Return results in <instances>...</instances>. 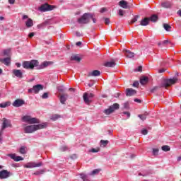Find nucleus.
I'll use <instances>...</instances> for the list:
<instances>
[{"mask_svg":"<svg viewBox=\"0 0 181 181\" xmlns=\"http://www.w3.org/2000/svg\"><path fill=\"white\" fill-rule=\"evenodd\" d=\"M23 67L26 70H33L35 67H39V61L33 59L31 61H25L23 62Z\"/></svg>","mask_w":181,"mask_h":181,"instance_id":"nucleus-1","label":"nucleus"},{"mask_svg":"<svg viewBox=\"0 0 181 181\" xmlns=\"http://www.w3.org/2000/svg\"><path fill=\"white\" fill-rule=\"evenodd\" d=\"M93 16V13H85L77 19V22L79 25H87L90 22V18Z\"/></svg>","mask_w":181,"mask_h":181,"instance_id":"nucleus-2","label":"nucleus"},{"mask_svg":"<svg viewBox=\"0 0 181 181\" xmlns=\"http://www.w3.org/2000/svg\"><path fill=\"white\" fill-rule=\"evenodd\" d=\"M22 120L23 122H28V124H40L39 119L28 115L23 117Z\"/></svg>","mask_w":181,"mask_h":181,"instance_id":"nucleus-3","label":"nucleus"},{"mask_svg":"<svg viewBox=\"0 0 181 181\" xmlns=\"http://www.w3.org/2000/svg\"><path fill=\"white\" fill-rule=\"evenodd\" d=\"M115 110H119V104L114 103L112 105H110L108 109H105L103 112L106 115H110L112 114Z\"/></svg>","mask_w":181,"mask_h":181,"instance_id":"nucleus-4","label":"nucleus"},{"mask_svg":"<svg viewBox=\"0 0 181 181\" xmlns=\"http://www.w3.org/2000/svg\"><path fill=\"white\" fill-rule=\"evenodd\" d=\"M177 80L178 79L177 77H174L173 78L170 79H165L163 83V87L168 88V87H170V86L176 84V83H177Z\"/></svg>","mask_w":181,"mask_h":181,"instance_id":"nucleus-5","label":"nucleus"},{"mask_svg":"<svg viewBox=\"0 0 181 181\" xmlns=\"http://www.w3.org/2000/svg\"><path fill=\"white\" fill-rule=\"evenodd\" d=\"M54 8V6L45 3L39 7V11L40 12H49V11H53Z\"/></svg>","mask_w":181,"mask_h":181,"instance_id":"nucleus-6","label":"nucleus"},{"mask_svg":"<svg viewBox=\"0 0 181 181\" xmlns=\"http://www.w3.org/2000/svg\"><path fill=\"white\" fill-rule=\"evenodd\" d=\"M94 97V94L93 93H84L83 95V101L86 104H88V105H90L91 103V98Z\"/></svg>","mask_w":181,"mask_h":181,"instance_id":"nucleus-7","label":"nucleus"},{"mask_svg":"<svg viewBox=\"0 0 181 181\" xmlns=\"http://www.w3.org/2000/svg\"><path fill=\"white\" fill-rule=\"evenodd\" d=\"M6 128H12V124L11 123V121L9 119L6 118H3V123L0 132H4V130L6 129Z\"/></svg>","mask_w":181,"mask_h":181,"instance_id":"nucleus-8","label":"nucleus"},{"mask_svg":"<svg viewBox=\"0 0 181 181\" xmlns=\"http://www.w3.org/2000/svg\"><path fill=\"white\" fill-rule=\"evenodd\" d=\"M40 90H43V85L37 84L34 86L33 88L28 89V93H35V94H37Z\"/></svg>","mask_w":181,"mask_h":181,"instance_id":"nucleus-9","label":"nucleus"},{"mask_svg":"<svg viewBox=\"0 0 181 181\" xmlns=\"http://www.w3.org/2000/svg\"><path fill=\"white\" fill-rule=\"evenodd\" d=\"M43 163L42 162L40 163H35V162H30L28 163L27 164H25L24 165V168H40V166H42Z\"/></svg>","mask_w":181,"mask_h":181,"instance_id":"nucleus-10","label":"nucleus"},{"mask_svg":"<svg viewBox=\"0 0 181 181\" xmlns=\"http://www.w3.org/2000/svg\"><path fill=\"white\" fill-rule=\"evenodd\" d=\"M25 19H27L25 21L26 28H32V26H33V20H32V18H29L28 15H23V20L25 21Z\"/></svg>","mask_w":181,"mask_h":181,"instance_id":"nucleus-11","label":"nucleus"},{"mask_svg":"<svg viewBox=\"0 0 181 181\" xmlns=\"http://www.w3.org/2000/svg\"><path fill=\"white\" fill-rule=\"evenodd\" d=\"M9 176H11V172L6 170L0 171V179H8Z\"/></svg>","mask_w":181,"mask_h":181,"instance_id":"nucleus-12","label":"nucleus"},{"mask_svg":"<svg viewBox=\"0 0 181 181\" xmlns=\"http://www.w3.org/2000/svg\"><path fill=\"white\" fill-rule=\"evenodd\" d=\"M25 100L22 99H16L12 104L13 107H16V108L19 107H22V105H24Z\"/></svg>","mask_w":181,"mask_h":181,"instance_id":"nucleus-13","label":"nucleus"},{"mask_svg":"<svg viewBox=\"0 0 181 181\" xmlns=\"http://www.w3.org/2000/svg\"><path fill=\"white\" fill-rule=\"evenodd\" d=\"M24 131H25V134H32V133L35 132V131H36L35 129V124L26 126L24 128Z\"/></svg>","mask_w":181,"mask_h":181,"instance_id":"nucleus-14","label":"nucleus"},{"mask_svg":"<svg viewBox=\"0 0 181 181\" xmlns=\"http://www.w3.org/2000/svg\"><path fill=\"white\" fill-rule=\"evenodd\" d=\"M123 53L124 54V56L126 57H128L129 59H132V57H134L135 54L128 49H123Z\"/></svg>","mask_w":181,"mask_h":181,"instance_id":"nucleus-15","label":"nucleus"},{"mask_svg":"<svg viewBox=\"0 0 181 181\" xmlns=\"http://www.w3.org/2000/svg\"><path fill=\"white\" fill-rule=\"evenodd\" d=\"M136 94V91L132 88H127L126 89V95L127 97H132V95H135Z\"/></svg>","mask_w":181,"mask_h":181,"instance_id":"nucleus-16","label":"nucleus"},{"mask_svg":"<svg viewBox=\"0 0 181 181\" xmlns=\"http://www.w3.org/2000/svg\"><path fill=\"white\" fill-rule=\"evenodd\" d=\"M67 98H69V95L67 93H64L60 95L59 101L61 104H66V101H67Z\"/></svg>","mask_w":181,"mask_h":181,"instance_id":"nucleus-17","label":"nucleus"},{"mask_svg":"<svg viewBox=\"0 0 181 181\" xmlns=\"http://www.w3.org/2000/svg\"><path fill=\"white\" fill-rule=\"evenodd\" d=\"M13 74H14V76H16V77H18V78H23V74L19 69H13Z\"/></svg>","mask_w":181,"mask_h":181,"instance_id":"nucleus-18","label":"nucleus"},{"mask_svg":"<svg viewBox=\"0 0 181 181\" xmlns=\"http://www.w3.org/2000/svg\"><path fill=\"white\" fill-rule=\"evenodd\" d=\"M149 82V78L148 76H143L140 78V84L141 86H145V84H148Z\"/></svg>","mask_w":181,"mask_h":181,"instance_id":"nucleus-19","label":"nucleus"},{"mask_svg":"<svg viewBox=\"0 0 181 181\" xmlns=\"http://www.w3.org/2000/svg\"><path fill=\"white\" fill-rule=\"evenodd\" d=\"M8 156L15 160V162H19V160H23V158L21 156H16V154H8Z\"/></svg>","mask_w":181,"mask_h":181,"instance_id":"nucleus-20","label":"nucleus"},{"mask_svg":"<svg viewBox=\"0 0 181 181\" xmlns=\"http://www.w3.org/2000/svg\"><path fill=\"white\" fill-rule=\"evenodd\" d=\"M47 127V123H42L40 124H34V128L35 131H37L39 129H43Z\"/></svg>","mask_w":181,"mask_h":181,"instance_id":"nucleus-21","label":"nucleus"},{"mask_svg":"<svg viewBox=\"0 0 181 181\" xmlns=\"http://www.w3.org/2000/svg\"><path fill=\"white\" fill-rule=\"evenodd\" d=\"M0 62L5 64V66H9V64H11V57H8L4 59L0 58Z\"/></svg>","mask_w":181,"mask_h":181,"instance_id":"nucleus-22","label":"nucleus"},{"mask_svg":"<svg viewBox=\"0 0 181 181\" xmlns=\"http://www.w3.org/2000/svg\"><path fill=\"white\" fill-rule=\"evenodd\" d=\"M119 5L121 6V8H123L124 9H128L129 6H128V2L125 0H122L119 2Z\"/></svg>","mask_w":181,"mask_h":181,"instance_id":"nucleus-23","label":"nucleus"},{"mask_svg":"<svg viewBox=\"0 0 181 181\" xmlns=\"http://www.w3.org/2000/svg\"><path fill=\"white\" fill-rule=\"evenodd\" d=\"M50 62H44L41 65H39L37 66V70H42V69H45V67H47L50 64Z\"/></svg>","mask_w":181,"mask_h":181,"instance_id":"nucleus-24","label":"nucleus"},{"mask_svg":"<svg viewBox=\"0 0 181 181\" xmlns=\"http://www.w3.org/2000/svg\"><path fill=\"white\" fill-rule=\"evenodd\" d=\"M149 22H150L149 18L146 17L141 21L140 25L141 26H148V25H149Z\"/></svg>","mask_w":181,"mask_h":181,"instance_id":"nucleus-25","label":"nucleus"},{"mask_svg":"<svg viewBox=\"0 0 181 181\" xmlns=\"http://www.w3.org/2000/svg\"><path fill=\"white\" fill-rule=\"evenodd\" d=\"M47 25H50V21H45L44 23L37 25L38 29H43V28H46Z\"/></svg>","mask_w":181,"mask_h":181,"instance_id":"nucleus-26","label":"nucleus"},{"mask_svg":"<svg viewBox=\"0 0 181 181\" xmlns=\"http://www.w3.org/2000/svg\"><path fill=\"white\" fill-rule=\"evenodd\" d=\"M115 61L114 59L111 60L110 62H107L105 63V67H115Z\"/></svg>","mask_w":181,"mask_h":181,"instance_id":"nucleus-27","label":"nucleus"},{"mask_svg":"<svg viewBox=\"0 0 181 181\" xmlns=\"http://www.w3.org/2000/svg\"><path fill=\"white\" fill-rule=\"evenodd\" d=\"M89 76H91L92 77H97L98 76H101V71L98 70H94L92 72L89 73Z\"/></svg>","mask_w":181,"mask_h":181,"instance_id":"nucleus-28","label":"nucleus"},{"mask_svg":"<svg viewBox=\"0 0 181 181\" xmlns=\"http://www.w3.org/2000/svg\"><path fill=\"white\" fill-rule=\"evenodd\" d=\"M173 4L170 1H165L161 4L163 8H172Z\"/></svg>","mask_w":181,"mask_h":181,"instance_id":"nucleus-29","label":"nucleus"},{"mask_svg":"<svg viewBox=\"0 0 181 181\" xmlns=\"http://www.w3.org/2000/svg\"><path fill=\"white\" fill-rule=\"evenodd\" d=\"M149 115V113L148 112H145L144 114L139 115L138 117L141 119V121H145L146 119V117Z\"/></svg>","mask_w":181,"mask_h":181,"instance_id":"nucleus-30","label":"nucleus"},{"mask_svg":"<svg viewBox=\"0 0 181 181\" xmlns=\"http://www.w3.org/2000/svg\"><path fill=\"white\" fill-rule=\"evenodd\" d=\"M71 60L74 61V62H78V63H80L81 62V58L78 57V55H72L71 57Z\"/></svg>","mask_w":181,"mask_h":181,"instance_id":"nucleus-31","label":"nucleus"},{"mask_svg":"<svg viewBox=\"0 0 181 181\" xmlns=\"http://www.w3.org/2000/svg\"><path fill=\"white\" fill-rule=\"evenodd\" d=\"M27 149H28V148H26V146H22L20 148L19 152H20V153H22L23 155H25V153H26Z\"/></svg>","mask_w":181,"mask_h":181,"instance_id":"nucleus-32","label":"nucleus"},{"mask_svg":"<svg viewBox=\"0 0 181 181\" xmlns=\"http://www.w3.org/2000/svg\"><path fill=\"white\" fill-rule=\"evenodd\" d=\"M148 19L151 22H156V21H158V16L153 14L150 18H148Z\"/></svg>","mask_w":181,"mask_h":181,"instance_id":"nucleus-33","label":"nucleus"},{"mask_svg":"<svg viewBox=\"0 0 181 181\" xmlns=\"http://www.w3.org/2000/svg\"><path fill=\"white\" fill-rule=\"evenodd\" d=\"M43 173H45V170H40L33 173V175H35V176H40V175H43Z\"/></svg>","mask_w":181,"mask_h":181,"instance_id":"nucleus-34","label":"nucleus"},{"mask_svg":"<svg viewBox=\"0 0 181 181\" xmlns=\"http://www.w3.org/2000/svg\"><path fill=\"white\" fill-rule=\"evenodd\" d=\"M11 105V102H6L0 104L1 108H6V107H9Z\"/></svg>","mask_w":181,"mask_h":181,"instance_id":"nucleus-35","label":"nucleus"},{"mask_svg":"<svg viewBox=\"0 0 181 181\" xmlns=\"http://www.w3.org/2000/svg\"><path fill=\"white\" fill-rule=\"evenodd\" d=\"M62 116H60V115H57V114H55V115H53L50 119H52V121H56L57 119H59V118H61Z\"/></svg>","mask_w":181,"mask_h":181,"instance_id":"nucleus-36","label":"nucleus"},{"mask_svg":"<svg viewBox=\"0 0 181 181\" xmlns=\"http://www.w3.org/2000/svg\"><path fill=\"white\" fill-rule=\"evenodd\" d=\"M163 28L165 29V30H166L167 32H170V30L172 29V27L167 23H164L163 24Z\"/></svg>","mask_w":181,"mask_h":181,"instance_id":"nucleus-37","label":"nucleus"},{"mask_svg":"<svg viewBox=\"0 0 181 181\" xmlns=\"http://www.w3.org/2000/svg\"><path fill=\"white\" fill-rule=\"evenodd\" d=\"M161 149L164 152H169V151H170V147L168 145H165L161 147Z\"/></svg>","mask_w":181,"mask_h":181,"instance_id":"nucleus-38","label":"nucleus"},{"mask_svg":"<svg viewBox=\"0 0 181 181\" xmlns=\"http://www.w3.org/2000/svg\"><path fill=\"white\" fill-rule=\"evenodd\" d=\"M108 140H101L100 141V145L101 146H103V148H105L106 146L108 145Z\"/></svg>","mask_w":181,"mask_h":181,"instance_id":"nucleus-39","label":"nucleus"},{"mask_svg":"<svg viewBox=\"0 0 181 181\" xmlns=\"http://www.w3.org/2000/svg\"><path fill=\"white\" fill-rule=\"evenodd\" d=\"M81 178L82 179V180L83 181H90V180H88V177L85 175V174H80Z\"/></svg>","mask_w":181,"mask_h":181,"instance_id":"nucleus-40","label":"nucleus"},{"mask_svg":"<svg viewBox=\"0 0 181 181\" xmlns=\"http://www.w3.org/2000/svg\"><path fill=\"white\" fill-rule=\"evenodd\" d=\"M139 18V16L136 15L134 18L131 21L130 25H132L133 23H135V22L138 21V18Z\"/></svg>","mask_w":181,"mask_h":181,"instance_id":"nucleus-41","label":"nucleus"},{"mask_svg":"<svg viewBox=\"0 0 181 181\" xmlns=\"http://www.w3.org/2000/svg\"><path fill=\"white\" fill-rule=\"evenodd\" d=\"M101 172V169H95L92 171L90 175H98Z\"/></svg>","mask_w":181,"mask_h":181,"instance_id":"nucleus-42","label":"nucleus"},{"mask_svg":"<svg viewBox=\"0 0 181 181\" xmlns=\"http://www.w3.org/2000/svg\"><path fill=\"white\" fill-rule=\"evenodd\" d=\"M89 152H91L93 153H97V152H100V148H91L89 150Z\"/></svg>","mask_w":181,"mask_h":181,"instance_id":"nucleus-43","label":"nucleus"},{"mask_svg":"<svg viewBox=\"0 0 181 181\" xmlns=\"http://www.w3.org/2000/svg\"><path fill=\"white\" fill-rule=\"evenodd\" d=\"M159 90V86H154L153 88L150 90V93H156Z\"/></svg>","mask_w":181,"mask_h":181,"instance_id":"nucleus-44","label":"nucleus"},{"mask_svg":"<svg viewBox=\"0 0 181 181\" xmlns=\"http://www.w3.org/2000/svg\"><path fill=\"white\" fill-rule=\"evenodd\" d=\"M158 153H159V149H158V148H153V155L154 156H158Z\"/></svg>","mask_w":181,"mask_h":181,"instance_id":"nucleus-45","label":"nucleus"},{"mask_svg":"<svg viewBox=\"0 0 181 181\" xmlns=\"http://www.w3.org/2000/svg\"><path fill=\"white\" fill-rule=\"evenodd\" d=\"M61 152H66V151H69V148L67 146H63L60 148Z\"/></svg>","mask_w":181,"mask_h":181,"instance_id":"nucleus-46","label":"nucleus"},{"mask_svg":"<svg viewBox=\"0 0 181 181\" xmlns=\"http://www.w3.org/2000/svg\"><path fill=\"white\" fill-rule=\"evenodd\" d=\"M10 53H11V50L10 49H4V56H9Z\"/></svg>","mask_w":181,"mask_h":181,"instance_id":"nucleus-47","label":"nucleus"},{"mask_svg":"<svg viewBox=\"0 0 181 181\" xmlns=\"http://www.w3.org/2000/svg\"><path fill=\"white\" fill-rule=\"evenodd\" d=\"M42 98L44 100H46V98H49V93H44L42 95Z\"/></svg>","mask_w":181,"mask_h":181,"instance_id":"nucleus-48","label":"nucleus"},{"mask_svg":"<svg viewBox=\"0 0 181 181\" xmlns=\"http://www.w3.org/2000/svg\"><path fill=\"white\" fill-rule=\"evenodd\" d=\"M124 110H129V103L126 102L124 104Z\"/></svg>","mask_w":181,"mask_h":181,"instance_id":"nucleus-49","label":"nucleus"},{"mask_svg":"<svg viewBox=\"0 0 181 181\" xmlns=\"http://www.w3.org/2000/svg\"><path fill=\"white\" fill-rule=\"evenodd\" d=\"M168 43H170V45H172V43L170 42H169V40H168L163 41L162 45H163L165 46V45H168Z\"/></svg>","mask_w":181,"mask_h":181,"instance_id":"nucleus-50","label":"nucleus"},{"mask_svg":"<svg viewBox=\"0 0 181 181\" xmlns=\"http://www.w3.org/2000/svg\"><path fill=\"white\" fill-rule=\"evenodd\" d=\"M58 91H59V93H63L64 91V88H63V86H59Z\"/></svg>","mask_w":181,"mask_h":181,"instance_id":"nucleus-51","label":"nucleus"},{"mask_svg":"<svg viewBox=\"0 0 181 181\" xmlns=\"http://www.w3.org/2000/svg\"><path fill=\"white\" fill-rule=\"evenodd\" d=\"M124 12H125L124 10L119 9V16H124Z\"/></svg>","mask_w":181,"mask_h":181,"instance_id":"nucleus-52","label":"nucleus"},{"mask_svg":"<svg viewBox=\"0 0 181 181\" xmlns=\"http://www.w3.org/2000/svg\"><path fill=\"white\" fill-rule=\"evenodd\" d=\"M141 134H142L143 135H147V134H148V130L146 129L141 130Z\"/></svg>","mask_w":181,"mask_h":181,"instance_id":"nucleus-53","label":"nucleus"},{"mask_svg":"<svg viewBox=\"0 0 181 181\" xmlns=\"http://www.w3.org/2000/svg\"><path fill=\"white\" fill-rule=\"evenodd\" d=\"M122 114L127 116V118H129L131 117V113L129 112H124Z\"/></svg>","mask_w":181,"mask_h":181,"instance_id":"nucleus-54","label":"nucleus"},{"mask_svg":"<svg viewBox=\"0 0 181 181\" xmlns=\"http://www.w3.org/2000/svg\"><path fill=\"white\" fill-rule=\"evenodd\" d=\"M139 82L134 81L133 83V87H139Z\"/></svg>","mask_w":181,"mask_h":181,"instance_id":"nucleus-55","label":"nucleus"},{"mask_svg":"<svg viewBox=\"0 0 181 181\" xmlns=\"http://www.w3.org/2000/svg\"><path fill=\"white\" fill-rule=\"evenodd\" d=\"M105 25H110V18H105Z\"/></svg>","mask_w":181,"mask_h":181,"instance_id":"nucleus-56","label":"nucleus"},{"mask_svg":"<svg viewBox=\"0 0 181 181\" xmlns=\"http://www.w3.org/2000/svg\"><path fill=\"white\" fill-rule=\"evenodd\" d=\"M93 16L92 18H90L92 19L93 23H97V19L94 18V13H93Z\"/></svg>","mask_w":181,"mask_h":181,"instance_id":"nucleus-57","label":"nucleus"},{"mask_svg":"<svg viewBox=\"0 0 181 181\" xmlns=\"http://www.w3.org/2000/svg\"><path fill=\"white\" fill-rule=\"evenodd\" d=\"M33 36H35V33H30L29 35H28V37L32 39V37H33Z\"/></svg>","mask_w":181,"mask_h":181,"instance_id":"nucleus-58","label":"nucleus"},{"mask_svg":"<svg viewBox=\"0 0 181 181\" xmlns=\"http://www.w3.org/2000/svg\"><path fill=\"white\" fill-rule=\"evenodd\" d=\"M105 11H107V8H102L100 9V13H104V12H105Z\"/></svg>","mask_w":181,"mask_h":181,"instance_id":"nucleus-59","label":"nucleus"},{"mask_svg":"<svg viewBox=\"0 0 181 181\" xmlns=\"http://www.w3.org/2000/svg\"><path fill=\"white\" fill-rule=\"evenodd\" d=\"M134 102H135V103H139V104H141V100H139V99H138V98H135V99H134Z\"/></svg>","mask_w":181,"mask_h":181,"instance_id":"nucleus-60","label":"nucleus"},{"mask_svg":"<svg viewBox=\"0 0 181 181\" xmlns=\"http://www.w3.org/2000/svg\"><path fill=\"white\" fill-rule=\"evenodd\" d=\"M9 4H11V5H13V4H15V0H8Z\"/></svg>","mask_w":181,"mask_h":181,"instance_id":"nucleus-61","label":"nucleus"},{"mask_svg":"<svg viewBox=\"0 0 181 181\" xmlns=\"http://www.w3.org/2000/svg\"><path fill=\"white\" fill-rule=\"evenodd\" d=\"M137 71H142V66H139L137 69Z\"/></svg>","mask_w":181,"mask_h":181,"instance_id":"nucleus-62","label":"nucleus"},{"mask_svg":"<svg viewBox=\"0 0 181 181\" xmlns=\"http://www.w3.org/2000/svg\"><path fill=\"white\" fill-rule=\"evenodd\" d=\"M76 35L78 37H80V36H81V34L78 31H76Z\"/></svg>","mask_w":181,"mask_h":181,"instance_id":"nucleus-63","label":"nucleus"},{"mask_svg":"<svg viewBox=\"0 0 181 181\" xmlns=\"http://www.w3.org/2000/svg\"><path fill=\"white\" fill-rule=\"evenodd\" d=\"M177 13L179 16H181V10H179Z\"/></svg>","mask_w":181,"mask_h":181,"instance_id":"nucleus-64","label":"nucleus"}]
</instances>
